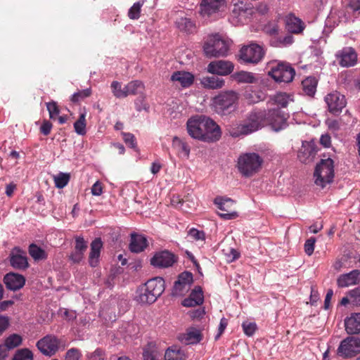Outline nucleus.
<instances>
[{"mask_svg": "<svg viewBox=\"0 0 360 360\" xmlns=\"http://www.w3.org/2000/svg\"><path fill=\"white\" fill-rule=\"evenodd\" d=\"M266 124V111L264 109L255 108L246 115L242 122L233 123L227 130L230 136L236 138L252 134Z\"/></svg>", "mask_w": 360, "mask_h": 360, "instance_id": "f257e3e1", "label": "nucleus"}, {"mask_svg": "<svg viewBox=\"0 0 360 360\" xmlns=\"http://www.w3.org/2000/svg\"><path fill=\"white\" fill-rule=\"evenodd\" d=\"M165 290V281L161 277L149 279L138 290L136 300L142 304H152Z\"/></svg>", "mask_w": 360, "mask_h": 360, "instance_id": "f03ea898", "label": "nucleus"}, {"mask_svg": "<svg viewBox=\"0 0 360 360\" xmlns=\"http://www.w3.org/2000/svg\"><path fill=\"white\" fill-rule=\"evenodd\" d=\"M262 162L263 159L259 154L247 153L239 156L237 166L243 176L250 177L259 172Z\"/></svg>", "mask_w": 360, "mask_h": 360, "instance_id": "7ed1b4c3", "label": "nucleus"}, {"mask_svg": "<svg viewBox=\"0 0 360 360\" xmlns=\"http://www.w3.org/2000/svg\"><path fill=\"white\" fill-rule=\"evenodd\" d=\"M228 40L216 34L208 37L203 45V51L207 57L225 56L229 49Z\"/></svg>", "mask_w": 360, "mask_h": 360, "instance_id": "20e7f679", "label": "nucleus"}, {"mask_svg": "<svg viewBox=\"0 0 360 360\" xmlns=\"http://www.w3.org/2000/svg\"><path fill=\"white\" fill-rule=\"evenodd\" d=\"M238 94L233 91H224L213 98V105L219 114L229 113L235 109Z\"/></svg>", "mask_w": 360, "mask_h": 360, "instance_id": "39448f33", "label": "nucleus"}, {"mask_svg": "<svg viewBox=\"0 0 360 360\" xmlns=\"http://www.w3.org/2000/svg\"><path fill=\"white\" fill-rule=\"evenodd\" d=\"M315 184L324 188L327 184L333 181L334 177V162L328 158L322 159L317 164L314 171Z\"/></svg>", "mask_w": 360, "mask_h": 360, "instance_id": "423d86ee", "label": "nucleus"}, {"mask_svg": "<svg viewBox=\"0 0 360 360\" xmlns=\"http://www.w3.org/2000/svg\"><path fill=\"white\" fill-rule=\"evenodd\" d=\"M269 75L276 82L289 83L292 81L295 70L288 63H273L269 71Z\"/></svg>", "mask_w": 360, "mask_h": 360, "instance_id": "0eeeda50", "label": "nucleus"}, {"mask_svg": "<svg viewBox=\"0 0 360 360\" xmlns=\"http://www.w3.org/2000/svg\"><path fill=\"white\" fill-rule=\"evenodd\" d=\"M360 353V339L355 337H348L341 341L338 349V356L343 358H350Z\"/></svg>", "mask_w": 360, "mask_h": 360, "instance_id": "6e6552de", "label": "nucleus"}, {"mask_svg": "<svg viewBox=\"0 0 360 360\" xmlns=\"http://www.w3.org/2000/svg\"><path fill=\"white\" fill-rule=\"evenodd\" d=\"M264 51L262 46L252 44L243 46L240 51V58L245 63H258L264 57Z\"/></svg>", "mask_w": 360, "mask_h": 360, "instance_id": "1a4fd4ad", "label": "nucleus"}, {"mask_svg": "<svg viewBox=\"0 0 360 360\" xmlns=\"http://www.w3.org/2000/svg\"><path fill=\"white\" fill-rule=\"evenodd\" d=\"M214 204L222 212L219 213L221 219L229 220L236 219L238 214L235 210V202L231 198L217 197L214 200Z\"/></svg>", "mask_w": 360, "mask_h": 360, "instance_id": "9d476101", "label": "nucleus"}, {"mask_svg": "<svg viewBox=\"0 0 360 360\" xmlns=\"http://www.w3.org/2000/svg\"><path fill=\"white\" fill-rule=\"evenodd\" d=\"M205 116L197 115L191 117L188 120L186 123V128L188 134L195 139L203 140V134L205 124L207 122H204Z\"/></svg>", "mask_w": 360, "mask_h": 360, "instance_id": "9b49d317", "label": "nucleus"}, {"mask_svg": "<svg viewBox=\"0 0 360 360\" xmlns=\"http://www.w3.org/2000/svg\"><path fill=\"white\" fill-rule=\"evenodd\" d=\"M193 274L188 271H184L180 274L177 281L174 282L172 294L175 296H183L190 289L193 283Z\"/></svg>", "mask_w": 360, "mask_h": 360, "instance_id": "f8f14e48", "label": "nucleus"}, {"mask_svg": "<svg viewBox=\"0 0 360 360\" xmlns=\"http://www.w3.org/2000/svg\"><path fill=\"white\" fill-rule=\"evenodd\" d=\"M328 110L333 114L340 113L346 105V100L344 95L338 91L328 94L325 97Z\"/></svg>", "mask_w": 360, "mask_h": 360, "instance_id": "ddd939ff", "label": "nucleus"}, {"mask_svg": "<svg viewBox=\"0 0 360 360\" xmlns=\"http://www.w3.org/2000/svg\"><path fill=\"white\" fill-rule=\"evenodd\" d=\"M176 262V257L167 250L157 252L150 259V264L158 268L172 266Z\"/></svg>", "mask_w": 360, "mask_h": 360, "instance_id": "4468645a", "label": "nucleus"}, {"mask_svg": "<svg viewBox=\"0 0 360 360\" xmlns=\"http://www.w3.org/2000/svg\"><path fill=\"white\" fill-rule=\"evenodd\" d=\"M207 122L205 126L203 140L205 142H214L218 141L221 135V129L219 125L210 117H205L204 122Z\"/></svg>", "mask_w": 360, "mask_h": 360, "instance_id": "2eb2a0df", "label": "nucleus"}, {"mask_svg": "<svg viewBox=\"0 0 360 360\" xmlns=\"http://www.w3.org/2000/svg\"><path fill=\"white\" fill-rule=\"evenodd\" d=\"M233 68L232 62L223 60L212 61L207 65V71L217 75H228L233 72Z\"/></svg>", "mask_w": 360, "mask_h": 360, "instance_id": "dca6fc26", "label": "nucleus"}, {"mask_svg": "<svg viewBox=\"0 0 360 360\" xmlns=\"http://www.w3.org/2000/svg\"><path fill=\"white\" fill-rule=\"evenodd\" d=\"M286 121L285 115L278 108L270 110L267 112V124L271 125L276 131L281 129Z\"/></svg>", "mask_w": 360, "mask_h": 360, "instance_id": "f3484780", "label": "nucleus"}, {"mask_svg": "<svg viewBox=\"0 0 360 360\" xmlns=\"http://www.w3.org/2000/svg\"><path fill=\"white\" fill-rule=\"evenodd\" d=\"M225 3V0H202L200 14L204 17H210L219 11L220 8L224 6Z\"/></svg>", "mask_w": 360, "mask_h": 360, "instance_id": "a211bd4d", "label": "nucleus"}, {"mask_svg": "<svg viewBox=\"0 0 360 360\" xmlns=\"http://www.w3.org/2000/svg\"><path fill=\"white\" fill-rule=\"evenodd\" d=\"M11 264L15 269H27L28 262L26 252L19 248H13L11 253Z\"/></svg>", "mask_w": 360, "mask_h": 360, "instance_id": "6ab92c4d", "label": "nucleus"}, {"mask_svg": "<svg viewBox=\"0 0 360 360\" xmlns=\"http://www.w3.org/2000/svg\"><path fill=\"white\" fill-rule=\"evenodd\" d=\"M360 282V271L353 270L347 274L340 275L337 284L340 288H345L349 285H356Z\"/></svg>", "mask_w": 360, "mask_h": 360, "instance_id": "aec40b11", "label": "nucleus"}, {"mask_svg": "<svg viewBox=\"0 0 360 360\" xmlns=\"http://www.w3.org/2000/svg\"><path fill=\"white\" fill-rule=\"evenodd\" d=\"M6 287L11 290H17L25 285V278L18 274H7L4 278Z\"/></svg>", "mask_w": 360, "mask_h": 360, "instance_id": "412c9836", "label": "nucleus"}, {"mask_svg": "<svg viewBox=\"0 0 360 360\" xmlns=\"http://www.w3.org/2000/svg\"><path fill=\"white\" fill-rule=\"evenodd\" d=\"M285 28L290 33L299 34L302 32L304 28L302 20L293 14L288 15L285 17Z\"/></svg>", "mask_w": 360, "mask_h": 360, "instance_id": "4be33fe9", "label": "nucleus"}, {"mask_svg": "<svg viewBox=\"0 0 360 360\" xmlns=\"http://www.w3.org/2000/svg\"><path fill=\"white\" fill-rule=\"evenodd\" d=\"M340 58V64L342 66L349 67L356 64L357 55L354 49L345 48L342 49L339 55Z\"/></svg>", "mask_w": 360, "mask_h": 360, "instance_id": "5701e85b", "label": "nucleus"}, {"mask_svg": "<svg viewBox=\"0 0 360 360\" xmlns=\"http://www.w3.org/2000/svg\"><path fill=\"white\" fill-rule=\"evenodd\" d=\"M345 330L348 334L360 333V313H353L345 321Z\"/></svg>", "mask_w": 360, "mask_h": 360, "instance_id": "b1692460", "label": "nucleus"}, {"mask_svg": "<svg viewBox=\"0 0 360 360\" xmlns=\"http://www.w3.org/2000/svg\"><path fill=\"white\" fill-rule=\"evenodd\" d=\"M102 247L103 243L99 238H96L91 242V252L89 257V262L91 266L95 267L98 265Z\"/></svg>", "mask_w": 360, "mask_h": 360, "instance_id": "393cba45", "label": "nucleus"}, {"mask_svg": "<svg viewBox=\"0 0 360 360\" xmlns=\"http://www.w3.org/2000/svg\"><path fill=\"white\" fill-rule=\"evenodd\" d=\"M147 239L145 236L136 233L131 235L129 249L131 252L139 253L144 250L147 247Z\"/></svg>", "mask_w": 360, "mask_h": 360, "instance_id": "a878e982", "label": "nucleus"}, {"mask_svg": "<svg viewBox=\"0 0 360 360\" xmlns=\"http://www.w3.org/2000/svg\"><path fill=\"white\" fill-rule=\"evenodd\" d=\"M65 349V345L63 342L54 335H46V356L54 355L59 349Z\"/></svg>", "mask_w": 360, "mask_h": 360, "instance_id": "bb28decb", "label": "nucleus"}, {"mask_svg": "<svg viewBox=\"0 0 360 360\" xmlns=\"http://www.w3.org/2000/svg\"><path fill=\"white\" fill-rule=\"evenodd\" d=\"M46 110L49 111L50 119L53 121L57 120L60 124H63L68 121V115H59L60 109L56 102L46 103Z\"/></svg>", "mask_w": 360, "mask_h": 360, "instance_id": "cd10ccee", "label": "nucleus"}, {"mask_svg": "<svg viewBox=\"0 0 360 360\" xmlns=\"http://www.w3.org/2000/svg\"><path fill=\"white\" fill-rule=\"evenodd\" d=\"M172 149L175 150L179 156L188 158L191 148L188 144L178 136H174L172 139Z\"/></svg>", "mask_w": 360, "mask_h": 360, "instance_id": "c85d7f7f", "label": "nucleus"}, {"mask_svg": "<svg viewBox=\"0 0 360 360\" xmlns=\"http://www.w3.org/2000/svg\"><path fill=\"white\" fill-rule=\"evenodd\" d=\"M171 79L173 82H178L183 87H188L193 83L194 77L190 72L177 71L172 75Z\"/></svg>", "mask_w": 360, "mask_h": 360, "instance_id": "c756f323", "label": "nucleus"}, {"mask_svg": "<svg viewBox=\"0 0 360 360\" xmlns=\"http://www.w3.org/2000/svg\"><path fill=\"white\" fill-rule=\"evenodd\" d=\"M224 80L216 75L204 77L201 79V84L205 88L210 89H220L224 85Z\"/></svg>", "mask_w": 360, "mask_h": 360, "instance_id": "7c9ffc66", "label": "nucleus"}, {"mask_svg": "<svg viewBox=\"0 0 360 360\" xmlns=\"http://www.w3.org/2000/svg\"><path fill=\"white\" fill-rule=\"evenodd\" d=\"M184 350L176 347H169L165 353V360H187Z\"/></svg>", "mask_w": 360, "mask_h": 360, "instance_id": "2f4dec72", "label": "nucleus"}, {"mask_svg": "<svg viewBox=\"0 0 360 360\" xmlns=\"http://www.w3.org/2000/svg\"><path fill=\"white\" fill-rule=\"evenodd\" d=\"M179 339L185 345H192L198 343L201 340V335L198 330H195L181 335Z\"/></svg>", "mask_w": 360, "mask_h": 360, "instance_id": "473e14b6", "label": "nucleus"}, {"mask_svg": "<svg viewBox=\"0 0 360 360\" xmlns=\"http://www.w3.org/2000/svg\"><path fill=\"white\" fill-rule=\"evenodd\" d=\"M317 84L318 81L314 77H308L302 82V89L307 95L313 96L316 93Z\"/></svg>", "mask_w": 360, "mask_h": 360, "instance_id": "72a5a7b5", "label": "nucleus"}, {"mask_svg": "<svg viewBox=\"0 0 360 360\" xmlns=\"http://www.w3.org/2000/svg\"><path fill=\"white\" fill-rule=\"evenodd\" d=\"M144 90V84L139 80H134L129 82L124 86L126 97L129 95H137L141 94Z\"/></svg>", "mask_w": 360, "mask_h": 360, "instance_id": "f704fd0d", "label": "nucleus"}, {"mask_svg": "<svg viewBox=\"0 0 360 360\" xmlns=\"http://www.w3.org/2000/svg\"><path fill=\"white\" fill-rule=\"evenodd\" d=\"M55 186L58 188H63L66 186L70 181V175L68 173L60 172L56 175H53Z\"/></svg>", "mask_w": 360, "mask_h": 360, "instance_id": "c9c22d12", "label": "nucleus"}, {"mask_svg": "<svg viewBox=\"0 0 360 360\" xmlns=\"http://www.w3.org/2000/svg\"><path fill=\"white\" fill-rule=\"evenodd\" d=\"M143 360H158V351L153 343H149L144 348L143 352Z\"/></svg>", "mask_w": 360, "mask_h": 360, "instance_id": "e433bc0d", "label": "nucleus"}, {"mask_svg": "<svg viewBox=\"0 0 360 360\" xmlns=\"http://www.w3.org/2000/svg\"><path fill=\"white\" fill-rule=\"evenodd\" d=\"M176 25L178 28L181 31H184L187 32H192L195 27L193 22L189 18H181L176 22Z\"/></svg>", "mask_w": 360, "mask_h": 360, "instance_id": "4c0bfd02", "label": "nucleus"}, {"mask_svg": "<svg viewBox=\"0 0 360 360\" xmlns=\"http://www.w3.org/2000/svg\"><path fill=\"white\" fill-rule=\"evenodd\" d=\"M86 115L80 114L78 120L74 123V128L77 134L84 135L86 134Z\"/></svg>", "mask_w": 360, "mask_h": 360, "instance_id": "58836bf2", "label": "nucleus"}, {"mask_svg": "<svg viewBox=\"0 0 360 360\" xmlns=\"http://www.w3.org/2000/svg\"><path fill=\"white\" fill-rule=\"evenodd\" d=\"M144 4V1L134 3L128 11V17L131 20H137L140 17L141 7Z\"/></svg>", "mask_w": 360, "mask_h": 360, "instance_id": "ea45409f", "label": "nucleus"}, {"mask_svg": "<svg viewBox=\"0 0 360 360\" xmlns=\"http://www.w3.org/2000/svg\"><path fill=\"white\" fill-rule=\"evenodd\" d=\"M91 93L92 91L91 88L78 91L72 96L70 100L73 103H79L84 98L89 97L91 95Z\"/></svg>", "mask_w": 360, "mask_h": 360, "instance_id": "a19ab883", "label": "nucleus"}, {"mask_svg": "<svg viewBox=\"0 0 360 360\" xmlns=\"http://www.w3.org/2000/svg\"><path fill=\"white\" fill-rule=\"evenodd\" d=\"M13 360H33V355L28 349H21L15 352Z\"/></svg>", "mask_w": 360, "mask_h": 360, "instance_id": "79ce46f5", "label": "nucleus"}, {"mask_svg": "<svg viewBox=\"0 0 360 360\" xmlns=\"http://www.w3.org/2000/svg\"><path fill=\"white\" fill-rule=\"evenodd\" d=\"M29 253L34 260H38L43 258L44 251L36 244L32 243L29 246Z\"/></svg>", "mask_w": 360, "mask_h": 360, "instance_id": "37998d69", "label": "nucleus"}, {"mask_svg": "<svg viewBox=\"0 0 360 360\" xmlns=\"http://www.w3.org/2000/svg\"><path fill=\"white\" fill-rule=\"evenodd\" d=\"M111 89L113 95L118 98H126L124 87L122 89L121 83L117 81H113L111 84Z\"/></svg>", "mask_w": 360, "mask_h": 360, "instance_id": "c03bdc74", "label": "nucleus"}, {"mask_svg": "<svg viewBox=\"0 0 360 360\" xmlns=\"http://www.w3.org/2000/svg\"><path fill=\"white\" fill-rule=\"evenodd\" d=\"M22 338L20 335L13 334L10 335L5 341V345L8 349H13L20 345Z\"/></svg>", "mask_w": 360, "mask_h": 360, "instance_id": "a18cd8bd", "label": "nucleus"}, {"mask_svg": "<svg viewBox=\"0 0 360 360\" xmlns=\"http://www.w3.org/2000/svg\"><path fill=\"white\" fill-rule=\"evenodd\" d=\"M237 79L240 82L254 83L256 82L255 77L253 73L248 72H240L237 75Z\"/></svg>", "mask_w": 360, "mask_h": 360, "instance_id": "49530a36", "label": "nucleus"}, {"mask_svg": "<svg viewBox=\"0 0 360 360\" xmlns=\"http://www.w3.org/2000/svg\"><path fill=\"white\" fill-rule=\"evenodd\" d=\"M274 103L282 108H285L289 101V96L285 93H278L274 96Z\"/></svg>", "mask_w": 360, "mask_h": 360, "instance_id": "de8ad7c7", "label": "nucleus"}, {"mask_svg": "<svg viewBox=\"0 0 360 360\" xmlns=\"http://www.w3.org/2000/svg\"><path fill=\"white\" fill-rule=\"evenodd\" d=\"M242 328L244 333L249 337L252 336L257 329V324L255 322L248 321L243 322Z\"/></svg>", "mask_w": 360, "mask_h": 360, "instance_id": "09e8293b", "label": "nucleus"}, {"mask_svg": "<svg viewBox=\"0 0 360 360\" xmlns=\"http://www.w3.org/2000/svg\"><path fill=\"white\" fill-rule=\"evenodd\" d=\"M189 297L193 298V300L202 304L204 301V296L201 287L195 286V288L191 291Z\"/></svg>", "mask_w": 360, "mask_h": 360, "instance_id": "8fccbe9b", "label": "nucleus"}, {"mask_svg": "<svg viewBox=\"0 0 360 360\" xmlns=\"http://www.w3.org/2000/svg\"><path fill=\"white\" fill-rule=\"evenodd\" d=\"M250 8L249 5L240 1L233 4L232 12L236 15H240L247 13Z\"/></svg>", "mask_w": 360, "mask_h": 360, "instance_id": "3c124183", "label": "nucleus"}, {"mask_svg": "<svg viewBox=\"0 0 360 360\" xmlns=\"http://www.w3.org/2000/svg\"><path fill=\"white\" fill-rule=\"evenodd\" d=\"M82 353L77 348H71L65 354V360H80Z\"/></svg>", "mask_w": 360, "mask_h": 360, "instance_id": "603ef678", "label": "nucleus"}, {"mask_svg": "<svg viewBox=\"0 0 360 360\" xmlns=\"http://www.w3.org/2000/svg\"><path fill=\"white\" fill-rule=\"evenodd\" d=\"M124 143L130 148H134L136 146V138L131 133L122 132Z\"/></svg>", "mask_w": 360, "mask_h": 360, "instance_id": "864d4df0", "label": "nucleus"}, {"mask_svg": "<svg viewBox=\"0 0 360 360\" xmlns=\"http://www.w3.org/2000/svg\"><path fill=\"white\" fill-rule=\"evenodd\" d=\"M316 243L315 238L311 237L307 239L304 243V252L305 253L310 256L313 254L314 250V245Z\"/></svg>", "mask_w": 360, "mask_h": 360, "instance_id": "5fc2aeb1", "label": "nucleus"}, {"mask_svg": "<svg viewBox=\"0 0 360 360\" xmlns=\"http://www.w3.org/2000/svg\"><path fill=\"white\" fill-rule=\"evenodd\" d=\"M351 302L353 305L360 307V289L352 290L349 292Z\"/></svg>", "mask_w": 360, "mask_h": 360, "instance_id": "6e6d98bb", "label": "nucleus"}, {"mask_svg": "<svg viewBox=\"0 0 360 360\" xmlns=\"http://www.w3.org/2000/svg\"><path fill=\"white\" fill-rule=\"evenodd\" d=\"M87 249V243L84 240V239L82 237H77L75 238V250H77L78 251L82 252L84 253V252Z\"/></svg>", "mask_w": 360, "mask_h": 360, "instance_id": "4d7b16f0", "label": "nucleus"}, {"mask_svg": "<svg viewBox=\"0 0 360 360\" xmlns=\"http://www.w3.org/2000/svg\"><path fill=\"white\" fill-rule=\"evenodd\" d=\"M188 236L194 240H204L205 239V233L202 231H199L196 229H191L188 231Z\"/></svg>", "mask_w": 360, "mask_h": 360, "instance_id": "13d9d810", "label": "nucleus"}, {"mask_svg": "<svg viewBox=\"0 0 360 360\" xmlns=\"http://www.w3.org/2000/svg\"><path fill=\"white\" fill-rule=\"evenodd\" d=\"M227 324H228V321L226 319L222 318L220 320V323H219V328H218V333L216 335V336L214 338L215 340H217L221 337L222 333L224 332V330L227 326Z\"/></svg>", "mask_w": 360, "mask_h": 360, "instance_id": "bf43d9fd", "label": "nucleus"}, {"mask_svg": "<svg viewBox=\"0 0 360 360\" xmlns=\"http://www.w3.org/2000/svg\"><path fill=\"white\" fill-rule=\"evenodd\" d=\"M84 252L75 250V251L70 255V259L74 263H79L84 257Z\"/></svg>", "mask_w": 360, "mask_h": 360, "instance_id": "052dcab7", "label": "nucleus"}, {"mask_svg": "<svg viewBox=\"0 0 360 360\" xmlns=\"http://www.w3.org/2000/svg\"><path fill=\"white\" fill-rule=\"evenodd\" d=\"M9 325V319L4 316H0V335L6 330Z\"/></svg>", "mask_w": 360, "mask_h": 360, "instance_id": "680f3d73", "label": "nucleus"}, {"mask_svg": "<svg viewBox=\"0 0 360 360\" xmlns=\"http://www.w3.org/2000/svg\"><path fill=\"white\" fill-rule=\"evenodd\" d=\"M91 193L94 195H100L103 193V187L100 182L96 181L91 188Z\"/></svg>", "mask_w": 360, "mask_h": 360, "instance_id": "e2e57ef3", "label": "nucleus"}, {"mask_svg": "<svg viewBox=\"0 0 360 360\" xmlns=\"http://www.w3.org/2000/svg\"><path fill=\"white\" fill-rule=\"evenodd\" d=\"M181 304L186 307H193L195 306L200 305V304L198 303V302L193 300V298H191L189 297L187 298H185L182 301Z\"/></svg>", "mask_w": 360, "mask_h": 360, "instance_id": "0e129e2a", "label": "nucleus"}, {"mask_svg": "<svg viewBox=\"0 0 360 360\" xmlns=\"http://www.w3.org/2000/svg\"><path fill=\"white\" fill-rule=\"evenodd\" d=\"M348 6L353 11L360 13V0H349Z\"/></svg>", "mask_w": 360, "mask_h": 360, "instance_id": "69168bd1", "label": "nucleus"}, {"mask_svg": "<svg viewBox=\"0 0 360 360\" xmlns=\"http://www.w3.org/2000/svg\"><path fill=\"white\" fill-rule=\"evenodd\" d=\"M240 257V253L235 249L231 248L229 250V255H228V260L229 262H233Z\"/></svg>", "mask_w": 360, "mask_h": 360, "instance_id": "338daca9", "label": "nucleus"}, {"mask_svg": "<svg viewBox=\"0 0 360 360\" xmlns=\"http://www.w3.org/2000/svg\"><path fill=\"white\" fill-rule=\"evenodd\" d=\"M91 358L98 360H104V352L101 349H96L92 354Z\"/></svg>", "mask_w": 360, "mask_h": 360, "instance_id": "774afa93", "label": "nucleus"}]
</instances>
